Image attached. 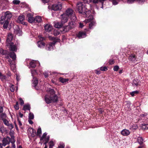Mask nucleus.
<instances>
[{"instance_id": "obj_1", "label": "nucleus", "mask_w": 148, "mask_h": 148, "mask_svg": "<svg viewBox=\"0 0 148 148\" xmlns=\"http://www.w3.org/2000/svg\"><path fill=\"white\" fill-rule=\"evenodd\" d=\"M49 39L53 41L49 43L48 45H47V46L48 48V50H51L53 49V46H55V44L57 42H60V40L59 38L56 37H53L51 36H49L48 37Z\"/></svg>"}, {"instance_id": "obj_2", "label": "nucleus", "mask_w": 148, "mask_h": 148, "mask_svg": "<svg viewBox=\"0 0 148 148\" xmlns=\"http://www.w3.org/2000/svg\"><path fill=\"white\" fill-rule=\"evenodd\" d=\"M45 100L47 104L52 102L56 103L58 101V96L57 95H54V96L49 97V95H46L45 97Z\"/></svg>"}, {"instance_id": "obj_3", "label": "nucleus", "mask_w": 148, "mask_h": 148, "mask_svg": "<svg viewBox=\"0 0 148 148\" xmlns=\"http://www.w3.org/2000/svg\"><path fill=\"white\" fill-rule=\"evenodd\" d=\"M12 15L9 11L5 12L4 16H2L0 18V23L3 24L5 21H9L10 18L12 17Z\"/></svg>"}, {"instance_id": "obj_4", "label": "nucleus", "mask_w": 148, "mask_h": 148, "mask_svg": "<svg viewBox=\"0 0 148 148\" xmlns=\"http://www.w3.org/2000/svg\"><path fill=\"white\" fill-rule=\"evenodd\" d=\"M86 5L83 4L82 2H79L77 3L76 9L79 13L83 15L85 14V11L87 10Z\"/></svg>"}, {"instance_id": "obj_5", "label": "nucleus", "mask_w": 148, "mask_h": 148, "mask_svg": "<svg viewBox=\"0 0 148 148\" xmlns=\"http://www.w3.org/2000/svg\"><path fill=\"white\" fill-rule=\"evenodd\" d=\"M62 8V5L61 4H54L52 5L51 9L54 11H58L61 10Z\"/></svg>"}, {"instance_id": "obj_6", "label": "nucleus", "mask_w": 148, "mask_h": 148, "mask_svg": "<svg viewBox=\"0 0 148 148\" xmlns=\"http://www.w3.org/2000/svg\"><path fill=\"white\" fill-rule=\"evenodd\" d=\"M24 20L25 16L24 15L20 16L18 17L17 22L19 23L22 24L24 25H27V23L23 21Z\"/></svg>"}, {"instance_id": "obj_7", "label": "nucleus", "mask_w": 148, "mask_h": 148, "mask_svg": "<svg viewBox=\"0 0 148 148\" xmlns=\"http://www.w3.org/2000/svg\"><path fill=\"white\" fill-rule=\"evenodd\" d=\"M26 19H27L28 21L30 23L33 22H35V19L34 18L32 17V14L31 13H29L27 14Z\"/></svg>"}, {"instance_id": "obj_8", "label": "nucleus", "mask_w": 148, "mask_h": 148, "mask_svg": "<svg viewBox=\"0 0 148 148\" xmlns=\"http://www.w3.org/2000/svg\"><path fill=\"white\" fill-rule=\"evenodd\" d=\"M86 36V34L85 32L80 31L77 35V36L80 39L85 38Z\"/></svg>"}, {"instance_id": "obj_9", "label": "nucleus", "mask_w": 148, "mask_h": 148, "mask_svg": "<svg viewBox=\"0 0 148 148\" xmlns=\"http://www.w3.org/2000/svg\"><path fill=\"white\" fill-rule=\"evenodd\" d=\"M61 16H62L61 19V22L63 24L67 21L68 19V17L66 16V15H65V14H62Z\"/></svg>"}, {"instance_id": "obj_10", "label": "nucleus", "mask_w": 148, "mask_h": 148, "mask_svg": "<svg viewBox=\"0 0 148 148\" xmlns=\"http://www.w3.org/2000/svg\"><path fill=\"white\" fill-rule=\"evenodd\" d=\"M73 11L72 9L69 8L66 11L65 14L66 15V16L69 17L71 16L73 14Z\"/></svg>"}, {"instance_id": "obj_11", "label": "nucleus", "mask_w": 148, "mask_h": 148, "mask_svg": "<svg viewBox=\"0 0 148 148\" xmlns=\"http://www.w3.org/2000/svg\"><path fill=\"white\" fill-rule=\"evenodd\" d=\"M32 81H33V86L35 87L37 90H38L39 89V87H36L38 83V79L36 77H33V79Z\"/></svg>"}, {"instance_id": "obj_12", "label": "nucleus", "mask_w": 148, "mask_h": 148, "mask_svg": "<svg viewBox=\"0 0 148 148\" xmlns=\"http://www.w3.org/2000/svg\"><path fill=\"white\" fill-rule=\"evenodd\" d=\"M140 81L138 79V78H136L133 80L132 84L133 85L137 86H140Z\"/></svg>"}, {"instance_id": "obj_13", "label": "nucleus", "mask_w": 148, "mask_h": 148, "mask_svg": "<svg viewBox=\"0 0 148 148\" xmlns=\"http://www.w3.org/2000/svg\"><path fill=\"white\" fill-rule=\"evenodd\" d=\"M136 57V56L132 54L130 55L128 59L133 62L135 63L137 61Z\"/></svg>"}, {"instance_id": "obj_14", "label": "nucleus", "mask_w": 148, "mask_h": 148, "mask_svg": "<svg viewBox=\"0 0 148 148\" xmlns=\"http://www.w3.org/2000/svg\"><path fill=\"white\" fill-rule=\"evenodd\" d=\"M13 38V37L12 34L10 33L8 35L7 39L6 40V43H10V41H12Z\"/></svg>"}, {"instance_id": "obj_15", "label": "nucleus", "mask_w": 148, "mask_h": 148, "mask_svg": "<svg viewBox=\"0 0 148 148\" xmlns=\"http://www.w3.org/2000/svg\"><path fill=\"white\" fill-rule=\"evenodd\" d=\"M44 27L45 31L46 32H49L51 31L52 29V26L48 24L45 26Z\"/></svg>"}, {"instance_id": "obj_16", "label": "nucleus", "mask_w": 148, "mask_h": 148, "mask_svg": "<svg viewBox=\"0 0 148 148\" xmlns=\"http://www.w3.org/2000/svg\"><path fill=\"white\" fill-rule=\"evenodd\" d=\"M135 1L138 2L139 3H143L145 2V0H127V2L128 3L131 4Z\"/></svg>"}, {"instance_id": "obj_17", "label": "nucleus", "mask_w": 148, "mask_h": 148, "mask_svg": "<svg viewBox=\"0 0 148 148\" xmlns=\"http://www.w3.org/2000/svg\"><path fill=\"white\" fill-rule=\"evenodd\" d=\"M76 23L74 21H71L69 23V25L70 26V27L72 29L74 28L76 26Z\"/></svg>"}, {"instance_id": "obj_18", "label": "nucleus", "mask_w": 148, "mask_h": 148, "mask_svg": "<svg viewBox=\"0 0 148 148\" xmlns=\"http://www.w3.org/2000/svg\"><path fill=\"white\" fill-rule=\"evenodd\" d=\"M9 49L10 51H12L13 52H16L17 50V48L16 45H10L9 46Z\"/></svg>"}, {"instance_id": "obj_19", "label": "nucleus", "mask_w": 148, "mask_h": 148, "mask_svg": "<svg viewBox=\"0 0 148 148\" xmlns=\"http://www.w3.org/2000/svg\"><path fill=\"white\" fill-rule=\"evenodd\" d=\"M14 32L16 33V34H18L19 36H21L22 33L21 30L18 26L15 29Z\"/></svg>"}, {"instance_id": "obj_20", "label": "nucleus", "mask_w": 148, "mask_h": 148, "mask_svg": "<svg viewBox=\"0 0 148 148\" xmlns=\"http://www.w3.org/2000/svg\"><path fill=\"white\" fill-rule=\"evenodd\" d=\"M10 56L12 59L13 60H14L16 59V55L14 52H10L9 53Z\"/></svg>"}, {"instance_id": "obj_21", "label": "nucleus", "mask_w": 148, "mask_h": 148, "mask_svg": "<svg viewBox=\"0 0 148 148\" xmlns=\"http://www.w3.org/2000/svg\"><path fill=\"white\" fill-rule=\"evenodd\" d=\"M121 134L123 136H127L130 134V132L128 130L124 129L121 132Z\"/></svg>"}, {"instance_id": "obj_22", "label": "nucleus", "mask_w": 148, "mask_h": 148, "mask_svg": "<svg viewBox=\"0 0 148 148\" xmlns=\"http://www.w3.org/2000/svg\"><path fill=\"white\" fill-rule=\"evenodd\" d=\"M10 142V141H9L8 140L6 139L5 138H3L2 140V143L3 145L5 146L7 144H9Z\"/></svg>"}, {"instance_id": "obj_23", "label": "nucleus", "mask_w": 148, "mask_h": 148, "mask_svg": "<svg viewBox=\"0 0 148 148\" xmlns=\"http://www.w3.org/2000/svg\"><path fill=\"white\" fill-rule=\"evenodd\" d=\"M38 46L39 47H44L45 45V43L42 41H39L38 42Z\"/></svg>"}, {"instance_id": "obj_24", "label": "nucleus", "mask_w": 148, "mask_h": 148, "mask_svg": "<svg viewBox=\"0 0 148 148\" xmlns=\"http://www.w3.org/2000/svg\"><path fill=\"white\" fill-rule=\"evenodd\" d=\"M60 81L62 83L64 84L68 82L69 79H68L64 78L62 77H60L59 78Z\"/></svg>"}, {"instance_id": "obj_25", "label": "nucleus", "mask_w": 148, "mask_h": 148, "mask_svg": "<svg viewBox=\"0 0 148 148\" xmlns=\"http://www.w3.org/2000/svg\"><path fill=\"white\" fill-rule=\"evenodd\" d=\"M84 13H85V15H86V17H90L91 16L90 15L91 14V11L87 9V8L86 10Z\"/></svg>"}, {"instance_id": "obj_26", "label": "nucleus", "mask_w": 148, "mask_h": 148, "mask_svg": "<svg viewBox=\"0 0 148 148\" xmlns=\"http://www.w3.org/2000/svg\"><path fill=\"white\" fill-rule=\"evenodd\" d=\"M49 92L50 94V95H49V97H51L52 96H54V95H57L55 94V91L54 90V89H51L49 90Z\"/></svg>"}, {"instance_id": "obj_27", "label": "nucleus", "mask_w": 148, "mask_h": 148, "mask_svg": "<svg viewBox=\"0 0 148 148\" xmlns=\"http://www.w3.org/2000/svg\"><path fill=\"white\" fill-rule=\"evenodd\" d=\"M30 105L29 104L26 105H25L23 107V110L24 111H26L27 110H30Z\"/></svg>"}, {"instance_id": "obj_28", "label": "nucleus", "mask_w": 148, "mask_h": 148, "mask_svg": "<svg viewBox=\"0 0 148 148\" xmlns=\"http://www.w3.org/2000/svg\"><path fill=\"white\" fill-rule=\"evenodd\" d=\"M63 26V24L61 23H56L54 27L56 28H60V27H62Z\"/></svg>"}, {"instance_id": "obj_29", "label": "nucleus", "mask_w": 148, "mask_h": 148, "mask_svg": "<svg viewBox=\"0 0 148 148\" xmlns=\"http://www.w3.org/2000/svg\"><path fill=\"white\" fill-rule=\"evenodd\" d=\"M34 19L35 21L37 23H40L42 20L41 17L38 16H36V18H34Z\"/></svg>"}, {"instance_id": "obj_30", "label": "nucleus", "mask_w": 148, "mask_h": 148, "mask_svg": "<svg viewBox=\"0 0 148 148\" xmlns=\"http://www.w3.org/2000/svg\"><path fill=\"white\" fill-rule=\"evenodd\" d=\"M64 30H65V33L68 32L71 29L70 27V26L69 25L67 26H64Z\"/></svg>"}, {"instance_id": "obj_31", "label": "nucleus", "mask_w": 148, "mask_h": 148, "mask_svg": "<svg viewBox=\"0 0 148 148\" xmlns=\"http://www.w3.org/2000/svg\"><path fill=\"white\" fill-rule=\"evenodd\" d=\"M9 21H5L3 24V27L4 29H5L7 28L8 26V25L9 24Z\"/></svg>"}, {"instance_id": "obj_32", "label": "nucleus", "mask_w": 148, "mask_h": 148, "mask_svg": "<svg viewBox=\"0 0 148 148\" xmlns=\"http://www.w3.org/2000/svg\"><path fill=\"white\" fill-rule=\"evenodd\" d=\"M0 116L2 120L3 121L4 120L6 119L5 118L6 116L5 114L2 113L1 114Z\"/></svg>"}, {"instance_id": "obj_33", "label": "nucleus", "mask_w": 148, "mask_h": 148, "mask_svg": "<svg viewBox=\"0 0 148 148\" xmlns=\"http://www.w3.org/2000/svg\"><path fill=\"white\" fill-rule=\"evenodd\" d=\"M95 22L94 21H91L89 24V28L90 29L92 28L93 26L95 25Z\"/></svg>"}, {"instance_id": "obj_34", "label": "nucleus", "mask_w": 148, "mask_h": 148, "mask_svg": "<svg viewBox=\"0 0 148 148\" xmlns=\"http://www.w3.org/2000/svg\"><path fill=\"white\" fill-rule=\"evenodd\" d=\"M142 127L143 130L148 129V124H142Z\"/></svg>"}, {"instance_id": "obj_35", "label": "nucleus", "mask_w": 148, "mask_h": 148, "mask_svg": "<svg viewBox=\"0 0 148 148\" xmlns=\"http://www.w3.org/2000/svg\"><path fill=\"white\" fill-rule=\"evenodd\" d=\"M30 66L32 68H34L36 66V65L35 63L32 61L29 63Z\"/></svg>"}, {"instance_id": "obj_36", "label": "nucleus", "mask_w": 148, "mask_h": 148, "mask_svg": "<svg viewBox=\"0 0 148 148\" xmlns=\"http://www.w3.org/2000/svg\"><path fill=\"white\" fill-rule=\"evenodd\" d=\"M41 132H42L41 128L39 127L37 130V134H36L37 136H40V134H41Z\"/></svg>"}, {"instance_id": "obj_37", "label": "nucleus", "mask_w": 148, "mask_h": 148, "mask_svg": "<svg viewBox=\"0 0 148 148\" xmlns=\"http://www.w3.org/2000/svg\"><path fill=\"white\" fill-rule=\"evenodd\" d=\"M34 118V114L31 112L29 113V119H33Z\"/></svg>"}, {"instance_id": "obj_38", "label": "nucleus", "mask_w": 148, "mask_h": 148, "mask_svg": "<svg viewBox=\"0 0 148 148\" xmlns=\"http://www.w3.org/2000/svg\"><path fill=\"white\" fill-rule=\"evenodd\" d=\"M49 148H53V146L54 145V143L53 141H51L49 143Z\"/></svg>"}, {"instance_id": "obj_39", "label": "nucleus", "mask_w": 148, "mask_h": 148, "mask_svg": "<svg viewBox=\"0 0 148 148\" xmlns=\"http://www.w3.org/2000/svg\"><path fill=\"white\" fill-rule=\"evenodd\" d=\"M143 139L142 138H139L138 139V142L141 145L143 143Z\"/></svg>"}, {"instance_id": "obj_40", "label": "nucleus", "mask_w": 148, "mask_h": 148, "mask_svg": "<svg viewBox=\"0 0 148 148\" xmlns=\"http://www.w3.org/2000/svg\"><path fill=\"white\" fill-rule=\"evenodd\" d=\"M0 131L2 133H3L5 131H6V130H5L4 127L3 126H1L0 128Z\"/></svg>"}, {"instance_id": "obj_41", "label": "nucleus", "mask_w": 148, "mask_h": 148, "mask_svg": "<svg viewBox=\"0 0 148 148\" xmlns=\"http://www.w3.org/2000/svg\"><path fill=\"white\" fill-rule=\"evenodd\" d=\"M108 70V68L106 66L101 67L100 69V70L103 71H106Z\"/></svg>"}, {"instance_id": "obj_42", "label": "nucleus", "mask_w": 148, "mask_h": 148, "mask_svg": "<svg viewBox=\"0 0 148 148\" xmlns=\"http://www.w3.org/2000/svg\"><path fill=\"white\" fill-rule=\"evenodd\" d=\"M90 18L88 19H87L86 22L87 23H89L93 19V17L92 16V15H91L90 17Z\"/></svg>"}, {"instance_id": "obj_43", "label": "nucleus", "mask_w": 148, "mask_h": 148, "mask_svg": "<svg viewBox=\"0 0 148 148\" xmlns=\"http://www.w3.org/2000/svg\"><path fill=\"white\" fill-rule=\"evenodd\" d=\"M12 3L14 4L18 5L19 4L20 1L17 0H14L13 1Z\"/></svg>"}, {"instance_id": "obj_44", "label": "nucleus", "mask_w": 148, "mask_h": 148, "mask_svg": "<svg viewBox=\"0 0 148 148\" xmlns=\"http://www.w3.org/2000/svg\"><path fill=\"white\" fill-rule=\"evenodd\" d=\"M3 121L4 124L5 125L8 126L9 125V124H10L9 122L7 120H6V119H4Z\"/></svg>"}, {"instance_id": "obj_45", "label": "nucleus", "mask_w": 148, "mask_h": 148, "mask_svg": "<svg viewBox=\"0 0 148 148\" xmlns=\"http://www.w3.org/2000/svg\"><path fill=\"white\" fill-rule=\"evenodd\" d=\"M31 134L32 136V137H34L36 135V131L34 129V130L32 131Z\"/></svg>"}, {"instance_id": "obj_46", "label": "nucleus", "mask_w": 148, "mask_h": 148, "mask_svg": "<svg viewBox=\"0 0 148 148\" xmlns=\"http://www.w3.org/2000/svg\"><path fill=\"white\" fill-rule=\"evenodd\" d=\"M14 107L16 110L19 109V108L18 102L17 101L16 102L15 105L14 106Z\"/></svg>"}, {"instance_id": "obj_47", "label": "nucleus", "mask_w": 148, "mask_h": 148, "mask_svg": "<svg viewBox=\"0 0 148 148\" xmlns=\"http://www.w3.org/2000/svg\"><path fill=\"white\" fill-rule=\"evenodd\" d=\"M138 92H139L138 91L136 90L131 92L130 94L132 96H134L135 94H138Z\"/></svg>"}, {"instance_id": "obj_48", "label": "nucleus", "mask_w": 148, "mask_h": 148, "mask_svg": "<svg viewBox=\"0 0 148 148\" xmlns=\"http://www.w3.org/2000/svg\"><path fill=\"white\" fill-rule=\"evenodd\" d=\"M10 139L13 140H10V142L11 143H14L15 140L14 139V136H11Z\"/></svg>"}, {"instance_id": "obj_49", "label": "nucleus", "mask_w": 148, "mask_h": 148, "mask_svg": "<svg viewBox=\"0 0 148 148\" xmlns=\"http://www.w3.org/2000/svg\"><path fill=\"white\" fill-rule=\"evenodd\" d=\"M31 73L32 75L33 76L37 74V72L35 70H31Z\"/></svg>"}, {"instance_id": "obj_50", "label": "nucleus", "mask_w": 148, "mask_h": 148, "mask_svg": "<svg viewBox=\"0 0 148 148\" xmlns=\"http://www.w3.org/2000/svg\"><path fill=\"white\" fill-rule=\"evenodd\" d=\"M17 121H18V122L19 127H20L21 128V129H23V128H22V127H21V126L22 125V124L21 121L19 120V117H18V116L17 117Z\"/></svg>"}, {"instance_id": "obj_51", "label": "nucleus", "mask_w": 148, "mask_h": 148, "mask_svg": "<svg viewBox=\"0 0 148 148\" xmlns=\"http://www.w3.org/2000/svg\"><path fill=\"white\" fill-rule=\"evenodd\" d=\"M60 31L61 32L62 34H64L65 33V30H64V27H63L62 26V27L60 28Z\"/></svg>"}, {"instance_id": "obj_52", "label": "nucleus", "mask_w": 148, "mask_h": 148, "mask_svg": "<svg viewBox=\"0 0 148 148\" xmlns=\"http://www.w3.org/2000/svg\"><path fill=\"white\" fill-rule=\"evenodd\" d=\"M119 67L118 66L116 65L114 66L113 68V70L114 71H117L119 69Z\"/></svg>"}, {"instance_id": "obj_53", "label": "nucleus", "mask_w": 148, "mask_h": 148, "mask_svg": "<svg viewBox=\"0 0 148 148\" xmlns=\"http://www.w3.org/2000/svg\"><path fill=\"white\" fill-rule=\"evenodd\" d=\"M60 32L57 30H55L53 33V34L55 36H57L59 35Z\"/></svg>"}, {"instance_id": "obj_54", "label": "nucleus", "mask_w": 148, "mask_h": 148, "mask_svg": "<svg viewBox=\"0 0 148 148\" xmlns=\"http://www.w3.org/2000/svg\"><path fill=\"white\" fill-rule=\"evenodd\" d=\"M7 44L6 46H10V45H14V42H12V41H10V43H6Z\"/></svg>"}, {"instance_id": "obj_55", "label": "nucleus", "mask_w": 148, "mask_h": 148, "mask_svg": "<svg viewBox=\"0 0 148 148\" xmlns=\"http://www.w3.org/2000/svg\"><path fill=\"white\" fill-rule=\"evenodd\" d=\"M14 85H12L10 88V91L12 92H13L14 90Z\"/></svg>"}, {"instance_id": "obj_56", "label": "nucleus", "mask_w": 148, "mask_h": 148, "mask_svg": "<svg viewBox=\"0 0 148 148\" xmlns=\"http://www.w3.org/2000/svg\"><path fill=\"white\" fill-rule=\"evenodd\" d=\"M6 78V77L5 75H3L2 74L1 76H0V79H5Z\"/></svg>"}, {"instance_id": "obj_57", "label": "nucleus", "mask_w": 148, "mask_h": 148, "mask_svg": "<svg viewBox=\"0 0 148 148\" xmlns=\"http://www.w3.org/2000/svg\"><path fill=\"white\" fill-rule=\"evenodd\" d=\"M114 61L113 59H110L109 60V63L110 64L112 65L114 63Z\"/></svg>"}, {"instance_id": "obj_58", "label": "nucleus", "mask_w": 148, "mask_h": 148, "mask_svg": "<svg viewBox=\"0 0 148 148\" xmlns=\"http://www.w3.org/2000/svg\"><path fill=\"white\" fill-rule=\"evenodd\" d=\"M8 51L6 50L3 49L2 54L3 55L6 54L7 53Z\"/></svg>"}, {"instance_id": "obj_59", "label": "nucleus", "mask_w": 148, "mask_h": 148, "mask_svg": "<svg viewBox=\"0 0 148 148\" xmlns=\"http://www.w3.org/2000/svg\"><path fill=\"white\" fill-rule=\"evenodd\" d=\"M19 99L20 101V104L21 105H23L24 104V102L23 100L21 98H20Z\"/></svg>"}, {"instance_id": "obj_60", "label": "nucleus", "mask_w": 148, "mask_h": 148, "mask_svg": "<svg viewBox=\"0 0 148 148\" xmlns=\"http://www.w3.org/2000/svg\"><path fill=\"white\" fill-rule=\"evenodd\" d=\"M112 3L114 5H116L118 4V2L116 0H112Z\"/></svg>"}, {"instance_id": "obj_61", "label": "nucleus", "mask_w": 148, "mask_h": 148, "mask_svg": "<svg viewBox=\"0 0 148 148\" xmlns=\"http://www.w3.org/2000/svg\"><path fill=\"white\" fill-rule=\"evenodd\" d=\"M41 1L44 3H46L49 2V0H41Z\"/></svg>"}, {"instance_id": "obj_62", "label": "nucleus", "mask_w": 148, "mask_h": 148, "mask_svg": "<svg viewBox=\"0 0 148 148\" xmlns=\"http://www.w3.org/2000/svg\"><path fill=\"white\" fill-rule=\"evenodd\" d=\"M98 110L100 114H102L104 112L103 110L101 108H99Z\"/></svg>"}, {"instance_id": "obj_63", "label": "nucleus", "mask_w": 148, "mask_h": 148, "mask_svg": "<svg viewBox=\"0 0 148 148\" xmlns=\"http://www.w3.org/2000/svg\"><path fill=\"white\" fill-rule=\"evenodd\" d=\"M43 74L44 75L45 77V78L49 76V74H48V73H46V72L44 73Z\"/></svg>"}, {"instance_id": "obj_64", "label": "nucleus", "mask_w": 148, "mask_h": 148, "mask_svg": "<svg viewBox=\"0 0 148 148\" xmlns=\"http://www.w3.org/2000/svg\"><path fill=\"white\" fill-rule=\"evenodd\" d=\"M28 130L30 132V134H31L32 131L34 130V129L32 128H29L28 129Z\"/></svg>"}]
</instances>
